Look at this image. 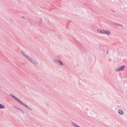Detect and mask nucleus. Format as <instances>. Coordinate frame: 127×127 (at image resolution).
Masks as SVG:
<instances>
[{
    "label": "nucleus",
    "mask_w": 127,
    "mask_h": 127,
    "mask_svg": "<svg viewBox=\"0 0 127 127\" xmlns=\"http://www.w3.org/2000/svg\"><path fill=\"white\" fill-rule=\"evenodd\" d=\"M10 95L12 97V98L15 100L16 101L20 103L21 101L19 100L18 98H17L15 96L12 95V94H10Z\"/></svg>",
    "instance_id": "nucleus-1"
},
{
    "label": "nucleus",
    "mask_w": 127,
    "mask_h": 127,
    "mask_svg": "<svg viewBox=\"0 0 127 127\" xmlns=\"http://www.w3.org/2000/svg\"><path fill=\"white\" fill-rule=\"evenodd\" d=\"M125 65L121 66L120 67L116 68V71L118 72L123 70L124 69V68L125 67Z\"/></svg>",
    "instance_id": "nucleus-2"
},
{
    "label": "nucleus",
    "mask_w": 127,
    "mask_h": 127,
    "mask_svg": "<svg viewBox=\"0 0 127 127\" xmlns=\"http://www.w3.org/2000/svg\"><path fill=\"white\" fill-rule=\"evenodd\" d=\"M29 61L33 64H34L35 65H37V62L32 58H31L29 60Z\"/></svg>",
    "instance_id": "nucleus-3"
},
{
    "label": "nucleus",
    "mask_w": 127,
    "mask_h": 127,
    "mask_svg": "<svg viewBox=\"0 0 127 127\" xmlns=\"http://www.w3.org/2000/svg\"><path fill=\"white\" fill-rule=\"evenodd\" d=\"M20 104L21 105H22L23 106H24L26 107V108H28L29 110H31V111H32V109L31 108H30L28 106L26 105L23 102H22V101L20 103Z\"/></svg>",
    "instance_id": "nucleus-4"
},
{
    "label": "nucleus",
    "mask_w": 127,
    "mask_h": 127,
    "mask_svg": "<svg viewBox=\"0 0 127 127\" xmlns=\"http://www.w3.org/2000/svg\"><path fill=\"white\" fill-rule=\"evenodd\" d=\"M57 62L58 63H59L58 65H61L62 66L64 64L59 59H58Z\"/></svg>",
    "instance_id": "nucleus-5"
},
{
    "label": "nucleus",
    "mask_w": 127,
    "mask_h": 127,
    "mask_svg": "<svg viewBox=\"0 0 127 127\" xmlns=\"http://www.w3.org/2000/svg\"><path fill=\"white\" fill-rule=\"evenodd\" d=\"M104 33L107 34L108 35H109L110 33V32H109L108 30H103Z\"/></svg>",
    "instance_id": "nucleus-6"
},
{
    "label": "nucleus",
    "mask_w": 127,
    "mask_h": 127,
    "mask_svg": "<svg viewBox=\"0 0 127 127\" xmlns=\"http://www.w3.org/2000/svg\"><path fill=\"white\" fill-rule=\"evenodd\" d=\"M13 107L16 108V109L18 110L19 111L21 112H22L23 113V114H24V112L22 110L20 109V108L15 106H13Z\"/></svg>",
    "instance_id": "nucleus-7"
},
{
    "label": "nucleus",
    "mask_w": 127,
    "mask_h": 127,
    "mask_svg": "<svg viewBox=\"0 0 127 127\" xmlns=\"http://www.w3.org/2000/svg\"><path fill=\"white\" fill-rule=\"evenodd\" d=\"M119 113L121 115H123L124 114V112L122 110H119L118 111Z\"/></svg>",
    "instance_id": "nucleus-8"
},
{
    "label": "nucleus",
    "mask_w": 127,
    "mask_h": 127,
    "mask_svg": "<svg viewBox=\"0 0 127 127\" xmlns=\"http://www.w3.org/2000/svg\"><path fill=\"white\" fill-rule=\"evenodd\" d=\"M25 57L29 60L31 58V57L30 56L26 54L25 55Z\"/></svg>",
    "instance_id": "nucleus-9"
},
{
    "label": "nucleus",
    "mask_w": 127,
    "mask_h": 127,
    "mask_svg": "<svg viewBox=\"0 0 127 127\" xmlns=\"http://www.w3.org/2000/svg\"><path fill=\"white\" fill-rule=\"evenodd\" d=\"M97 32L99 33H104V32L103 31V30L102 31L101 30L97 29Z\"/></svg>",
    "instance_id": "nucleus-10"
},
{
    "label": "nucleus",
    "mask_w": 127,
    "mask_h": 127,
    "mask_svg": "<svg viewBox=\"0 0 127 127\" xmlns=\"http://www.w3.org/2000/svg\"><path fill=\"white\" fill-rule=\"evenodd\" d=\"M5 108L4 106L2 105L1 104H0V109H2Z\"/></svg>",
    "instance_id": "nucleus-11"
},
{
    "label": "nucleus",
    "mask_w": 127,
    "mask_h": 127,
    "mask_svg": "<svg viewBox=\"0 0 127 127\" xmlns=\"http://www.w3.org/2000/svg\"><path fill=\"white\" fill-rule=\"evenodd\" d=\"M57 60H58V59H55V60H53V61L54 63H56L57 64L58 63V62H57Z\"/></svg>",
    "instance_id": "nucleus-12"
},
{
    "label": "nucleus",
    "mask_w": 127,
    "mask_h": 127,
    "mask_svg": "<svg viewBox=\"0 0 127 127\" xmlns=\"http://www.w3.org/2000/svg\"><path fill=\"white\" fill-rule=\"evenodd\" d=\"M20 53L22 54H23V55L25 57V55H26V54H24L22 51H20Z\"/></svg>",
    "instance_id": "nucleus-13"
},
{
    "label": "nucleus",
    "mask_w": 127,
    "mask_h": 127,
    "mask_svg": "<svg viewBox=\"0 0 127 127\" xmlns=\"http://www.w3.org/2000/svg\"><path fill=\"white\" fill-rule=\"evenodd\" d=\"M20 53L22 54H23V55L25 57V55H26V54H24L22 51H20Z\"/></svg>",
    "instance_id": "nucleus-14"
},
{
    "label": "nucleus",
    "mask_w": 127,
    "mask_h": 127,
    "mask_svg": "<svg viewBox=\"0 0 127 127\" xmlns=\"http://www.w3.org/2000/svg\"><path fill=\"white\" fill-rule=\"evenodd\" d=\"M112 24H114V25H118L120 26H121V27H122V28H123V27H122V26L121 25H120V24H115V23H113Z\"/></svg>",
    "instance_id": "nucleus-15"
},
{
    "label": "nucleus",
    "mask_w": 127,
    "mask_h": 127,
    "mask_svg": "<svg viewBox=\"0 0 127 127\" xmlns=\"http://www.w3.org/2000/svg\"><path fill=\"white\" fill-rule=\"evenodd\" d=\"M109 50L108 49H107V50L106 51V53L107 54H108V53L109 52Z\"/></svg>",
    "instance_id": "nucleus-16"
},
{
    "label": "nucleus",
    "mask_w": 127,
    "mask_h": 127,
    "mask_svg": "<svg viewBox=\"0 0 127 127\" xmlns=\"http://www.w3.org/2000/svg\"><path fill=\"white\" fill-rule=\"evenodd\" d=\"M111 10V11H112L114 13L115 12L112 10Z\"/></svg>",
    "instance_id": "nucleus-17"
},
{
    "label": "nucleus",
    "mask_w": 127,
    "mask_h": 127,
    "mask_svg": "<svg viewBox=\"0 0 127 127\" xmlns=\"http://www.w3.org/2000/svg\"><path fill=\"white\" fill-rule=\"evenodd\" d=\"M22 17L24 19H25V18L24 17H23V16H22Z\"/></svg>",
    "instance_id": "nucleus-18"
},
{
    "label": "nucleus",
    "mask_w": 127,
    "mask_h": 127,
    "mask_svg": "<svg viewBox=\"0 0 127 127\" xmlns=\"http://www.w3.org/2000/svg\"><path fill=\"white\" fill-rule=\"evenodd\" d=\"M81 44H80V45H79V46L80 47H81Z\"/></svg>",
    "instance_id": "nucleus-19"
}]
</instances>
